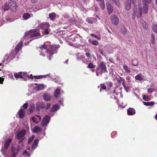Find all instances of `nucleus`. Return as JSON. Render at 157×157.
Masks as SVG:
<instances>
[{
    "mask_svg": "<svg viewBox=\"0 0 157 157\" xmlns=\"http://www.w3.org/2000/svg\"><path fill=\"white\" fill-rule=\"evenodd\" d=\"M144 4L142 6L140 0H133L132 2L134 4L133 14L137 18H139L141 16L142 13H146L148 11V6L146 3L149 4L151 2V0H142Z\"/></svg>",
    "mask_w": 157,
    "mask_h": 157,
    "instance_id": "f257e3e1",
    "label": "nucleus"
},
{
    "mask_svg": "<svg viewBox=\"0 0 157 157\" xmlns=\"http://www.w3.org/2000/svg\"><path fill=\"white\" fill-rule=\"evenodd\" d=\"M40 30L38 29H34L31 30L25 33L24 36L21 39V41L25 40H29L25 43V45H28L32 40L35 39L36 37L40 36Z\"/></svg>",
    "mask_w": 157,
    "mask_h": 157,
    "instance_id": "f03ea898",
    "label": "nucleus"
},
{
    "mask_svg": "<svg viewBox=\"0 0 157 157\" xmlns=\"http://www.w3.org/2000/svg\"><path fill=\"white\" fill-rule=\"evenodd\" d=\"M59 47V45L54 46L51 45L50 47L49 50H48L47 49L48 47V46L44 44L41 46L39 50L40 52L41 55L44 56L47 54V56H48V54H49V59L50 60L51 59L50 56L52 55L54 53V51L56 49L58 48Z\"/></svg>",
    "mask_w": 157,
    "mask_h": 157,
    "instance_id": "7ed1b4c3",
    "label": "nucleus"
},
{
    "mask_svg": "<svg viewBox=\"0 0 157 157\" xmlns=\"http://www.w3.org/2000/svg\"><path fill=\"white\" fill-rule=\"evenodd\" d=\"M23 140V139H22L20 140L18 142V143L20 144V146L19 145L17 147H15L14 146L12 145L11 150L12 155L10 157H16L17 156L20 150L24 146Z\"/></svg>",
    "mask_w": 157,
    "mask_h": 157,
    "instance_id": "20e7f679",
    "label": "nucleus"
},
{
    "mask_svg": "<svg viewBox=\"0 0 157 157\" xmlns=\"http://www.w3.org/2000/svg\"><path fill=\"white\" fill-rule=\"evenodd\" d=\"M17 6L16 2L12 0H10L6 4L2 7L3 10H7L9 9L12 11H15L17 9Z\"/></svg>",
    "mask_w": 157,
    "mask_h": 157,
    "instance_id": "39448f33",
    "label": "nucleus"
},
{
    "mask_svg": "<svg viewBox=\"0 0 157 157\" xmlns=\"http://www.w3.org/2000/svg\"><path fill=\"white\" fill-rule=\"evenodd\" d=\"M106 70V68L105 65L103 63H101L96 68V75L98 76H101L102 73L104 72Z\"/></svg>",
    "mask_w": 157,
    "mask_h": 157,
    "instance_id": "423d86ee",
    "label": "nucleus"
},
{
    "mask_svg": "<svg viewBox=\"0 0 157 157\" xmlns=\"http://www.w3.org/2000/svg\"><path fill=\"white\" fill-rule=\"evenodd\" d=\"M50 26V24L47 22H43L40 24L38 25L39 27L41 29H44V33L46 34H48L50 30L49 28Z\"/></svg>",
    "mask_w": 157,
    "mask_h": 157,
    "instance_id": "0eeeda50",
    "label": "nucleus"
},
{
    "mask_svg": "<svg viewBox=\"0 0 157 157\" xmlns=\"http://www.w3.org/2000/svg\"><path fill=\"white\" fill-rule=\"evenodd\" d=\"M110 19L112 23L114 25H117L119 23V20L118 17L115 15L113 14L110 16Z\"/></svg>",
    "mask_w": 157,
    "mask_h": 157,
    "instance_id": "6e6552de",
    "label": "nucleus"
},
{
    "mask_svg": "<svg viewBox=\"0 0 157 157\" xmlns=\"http://www.w3.org/2000/svg\"><path fill=\"white\" fill-rule=\"evenodd\" d=\"M26 133L25 130H22L21 131L18 132L15 134V137L16 138L19 140L23 137Z\"/></svg>",
    "mask_w": 157,
    "mask_h": 157,
    "instance_id": "1a4fd4ad",
    "label": "nucleus"
},
{
    "mask_svg": "<svg viewBox=\"0 0 157 157\" xmlns=\"http://www.w3.org/2000/svg\"><path fill=\"white\" fill-rule=\"evenodd\" d=\"M14 77L17 79L23 78V77H26L27 76V73L26 72H19L18 73H15L14 74Z\"/></svg>",
    "mask_w": 157,
    "mask_h": 157,
    "instance_id": "9d476101",
    "label": "nucleus"
},
{
    "mask_svg": "<svg viewBox=\"0 0 157 157\" xmlns=\"http://www.w3.org/2000/svg\"><path fill=\"white\" fill-rule=\"evenodd\" d=\"M50 117L48 115L46 116L43 118L41 122V124L42 126H44L47 125L49 122Z\"/></svg>",
    "mask_w": 157,
    "mask_h": 157,
    "instance_id": "9b49d317",
    "label": "nucleus"
},
{
    "mask_svg": "<svg viewBox=\"0 0 157 157\" xmlns=\"http://www.w3.org/2000/svg\"><path fill=\"white\" fill-rule=\"evenodd\" d=\"M133 0H127L125 2V7L126 10H128L131 8L132 3H133Z\"/></svg>",
    "mask_w": 157,
    "mask_h": 157,
    "instance_id": "f8f14e48",
    "label": "nucleus"
},
{
    "mask_svg": "<svg viewBox=\"0 0 157 157\" xmlns=\"http://www.w3.org/2000/svg\"><path fill=\"white\" fill-rule=\"evenodd\" d=\"M41 117L40 116L37 115H36L35 117H33L31 119L33 121L36 123L39 122V121L41 120Z\"/></svg>",
    "mask_w": 157,
    "mask_h": 157,
    "instance_id": "ddd939ff",
    "label": "nucleus"
},
{
    "mask_svg": "<svg viewBox=\"0 0 157 157\" xmlns=\"http://www.w3.org/2000/svg\"><path fill=\"white\" fill-rule=\"evenodd\" d=\"M35 85H36L34 88V89L36 90H43L44 88V85L43 84L38 85L37 83H35Z\"/></svg>",
    "mask_w": 157,
    "mask_h": 157,
    "instance_id": "4468645a",
    "label": "nucleus"
},
{
    "mask_svg": "<svg viewBox=\"0 0 157 157\" xmlns=\"http://www.w3.org/2000/svg\"><path fill=\"white\" fill-rule=\"evenodd\" d=\"M18 115L20 118H23L25 115V110L22 109H20L18 112Z\"/></svg>",
    "mask_w": 157,
    "mask_h": 157,
    "instance_id": "2eb2a0df",
    "label": "nucleus"
},
{
    "mask_svg": "<svg viewBox=\"0 0 157 157\" xmlns=\"http://www.w3.org/2000/svg\"><path fill=\"white\" fill-rule=\"evenodd\" d=\"M12 140V139L11 138H9L5 142L4 146L6 149H7L8 148Z\"/></svg>",
    "mask_w": 157,
    "mask_h": 157,
    "instance_id": "dca6fc26",
    "label": "nucleus"
},
{
    "mask_svg": "<svg viewBox=\"0 0 157 157\" xmlns=\"http://www.w3.org/2000/svg\"><path fill=\"white\" fill-rule=\"evenodd\" d=\"M23 44V42L22 41H21L17 45L15 48V50L16 52H18L20 51V49L21 48Z\"/></svg>",
    "mask_w": 157,
    "mask_h": 157,
    "instance_id": "f3484780",
    "label": "nucleus"
},
{
    "mask_svg": "<svg viewBox=\"0 0 157 157\" xmlns=\"http://www.w3.org/2000/svg\"><path fill=\"white\" fill-rule=\"evenodd\" d=\"M38 142L39 140L38 139H35L34 141L32 146V149L33 151L37 146Z\"/></svg>",
    "mask_w": 157,
    "mask_h": 157,
    "instance_id": "a211bd4d",
    "label": "nucleus"
},
{
    "mask_svg": "<svg viewBox=\"0 0 157 157\" xmlns=\"http://www.w3.org/2000/svg\"><path fill=\"white\" fill-rule=\"evenodd\" d=\"M107 8L109 13L110 14L112 13L113 11L112 5L110 4H108L107 5Z\"/></svg>",
    "mask_w": 157,
    "mask_h": 157,
    "instance_id": "6ab92c4d",
    "label": "nucleus"
},
{
    "mask_svg": "<svg viewBox=\"0 0 157 157\" xmlns=\"http://www.w3.org/2000/svg\"><path fill=\"white\" fill-rule=\"evenodd\" d=\"M127 113L128 115H133L135 113V111L133 108H129L127 110Z\"/></svg>",
    "mask_w": 157,
    "mask_h": 157,
    "instance_id": "aec40b11",
    "label": "nucleus"
},
{
    "mask_svg": "<svg viewBox=\"0 0 157 157\" xmlns=\"http://www.w3.org/2000/svg\"><path fill=\"white\" fill-rule=\"evenodd\" d=\"M34 109V104H31L28 110V113L29 114H30L32 113Z\"/></svg>",
    "mask_w": 157,
    "mask_h": 157,
    "instance_id": "412c9836",
    "label": "nucleus"
},
{
    "mask_svg": "<svg viewBox=\"0 0 157 157\" xmlns=\"http://www.w3.org/2000/svg\"><path fill=\"white\" fill-rule=\"evenodd\" d=\"M86 21L89 23L92 24L96 21V19L94 18H87Z\"/></svg>",
    "mask_w": 157,
    "mask_h": 157,
    "instance_id": "4be33fe9",
    "label": "nucleus"
},
{
    "mask_svg": "<svg viewBox=\"0 0 157 157\" xmlns=\"http://www.w3.org/2000/svg\"><path fill=\"white\" fill-rule=\"evenodd\" d=\"M43 97L44 99L47 101H49L51 99L50 96L47 94H44L43 95Z\"/></svg>",
    "mask_w": 157,
    "mask_h": 157,
    "instance_id": "5701e85b",
    "label": "nucleus"
},
{
    "mask_svg": "<svg viewBox=\"0 0 157 157\" xmlns=\"http://www.w3.org/2000/svg\"><path fill=\"white\" fill-rule=\"evenodd\" d=\"M30 17L31 15L29 13H25L22 16L23 19L24 20H27Z\"/></svg>",
    "mask_w": 157,
    "mask_h": 157,
    "instance_id": "b1692460",
    "label": "nucleus"
},
{
    "mask_svg": "<svg viewBox=\"0 0 157 157\" xmlns=\"http://www.w3.org/2000/svg\"><path fill=\"white\" fill-rule=\"evenodd\" d=\"M41 128L38 126H36L33 128V132L34 133H38L41 130Z\"/></svg>",
    "mask_w": 157,
    "mask_h": 157,
    "instance_id": "393cba45",
    "label": "nucleus"
},
{
    "mask_svg": "<svg viewBox=\"0 0 157 157\" xmlns=\"http://www.w3.org/2000/svg\"><path fill=\"white\" fill-rule=\"evenodd\" d=\"M135 79L136 80L141 81L143 80V78L141 75L138 74L135 77Z\"/></svg>",
    "mask_w": 157,
    "mask_h": 157,
    "instance_id": "a878e982",
    "label": "nucleus"
},
{
    "mask_svg": "<svg viewBox=\"0 0 157 157\" xmlns=\"http://www.w3.org/2000/svg\"><path fill=\"white\" fill-rule=\"evenodd\" d=\"M98 2L101 9L102 10L104 9L105 8V4L104 0H101Z\"/></svg>",
    "mask_w": 157,
    "mask_h": 157,
    "instance_id": "bb28decb",
    "label": "nucleus"
},
{
    "mask_svg": "<svg viewBox=\"0 0 157 157\" xmlns=\"http://www.w3.org/2000/svg\"><path fill=\"white\" fill-rule=\"evenodd\" d=\"M60 90L59 88H57L55 91L54 95L55 97L57 98L58 97L59 95L60 94Z\"/></svg>",
    "mask_w": 157,
    "mask_h": 157,
    "instance_id": "cd10ccee",
    "label": "nucleus"
},
{
    "mask_svg": "<svg viewBox=\"0 0 157 157\" xmlns=\"http://www.w3.org/2000/svg\"><path fill=\"white\" fill-rule=\"evenodd\" d=\"M59 106L57 105H55L52 106V107L51 109V112H54L59 109Z\"/></svg>",
    "mask_w": 157,
    "mask_h": 157,
    "instance_id": "c85d7f7f",
    "label": "nucleus"
},
{
    "mask_svg": "<svg viewBox=\"0 0 157 157\" xmlns=\"http://www.w3.org/2000/svg\"><path fill=\"white\" fill-rule=\"evenodd\" d=\"M48 75H41L39 76H34V77L35 79H39L40 78H45L47 76H48Z\"/></svg>",
    "mask_w": 157,
    "mask_h": 157,
    "instance_id": "c756f323",
    "label": "nucleus"
},
{
    "mask_svg": "<svg viewBox=\"0 0 157 157\" xmlns=\"http://www.w3.org/2000/svg\"><path fill=\"white\" fill-rule=\"evenodd\" d=\"M14 56L15 54L14 53V52L13 51L11 52L9 56L8 57V59H9L10 60H11L14 58Z\"/></svg>",
    "mask_w": 157,
    "mask_h": 157,
    "instance_id": "7c9ffc66",
    "label": "nucleus"
},
{
    "mask_svg": "<svg viewBox=\"0 0 157 157\" xmlns=\"http://www.w3.org/2000/svg\"><path fill=\"white\" fill-rule=\"evenodd\" d=\"M84 56L81 54H78L77 56V59L78 60H81L84 58Z\"/></svg>",
    "mask_w": 157,
    "mask_h": 157,
    "instance_id": "2f4dec72",
    "label": "nucleus"
},
{
    "mask_svg": "<svg viewBox=\"0 0 157 157\" xmlns=\"http://www.w3.org/2000/svg\"><path fill=\"white\" fill-rule=\"evenodd\" d=\"M155 36L154 34H151L150 42L152 44H154L155 43Z\"/></svg>",
    "mask_w": 157,
    "mask_h": 157,
    "instance_id": "473e14b6",
    "label": "nucleus"
},
{
    "mask_svg": "<svg viewBox=\"0 0 157 157\" xmlns=\"http://www.w3.org/2000/svg\"><path fill=\"white\" fill-rule=\"evenodd\" d=\"M143 103L144 105H145L146 106L152 105H153L154 104V102H152V101L149 102H143Z\"/></svg>",
    "mask_w": 157,
    "mask_h": 157,
    "instance_id": "72a5a7b5",
    "label": "nucleus"
},
{
    "mask_svg": "<svg viewBox=\"0 0 157 157\" xmlns=\"http://www.w3.org/2000/svg\"><path fill=\"white\" fill-rule=\"evenodd\" d=\"M123 68L125 71L127 73H130L131 72L130 68L125 65L123 66Z\"/></svg>",
    "mask_w": 157,
    "mask_h": 157,
    "instance_id": "f704fd0d",
    "label": "nucleus"
},
{
    "mask_svg": "<svg viewBox=\"0 0 157 157\" xmlns=\"http://www.w3.org/2000/svg\"><path fill=\"white\" fill-rule=\"evenodd\" d=\"M87 67L89 69L94 68L95 67V66L94 65L93 63H90L88 64Z\"/></svg>",
    "mask_w": 157,
    "mask_h": 157,
    "instance_id": "c9c22d12",
    "label": "nucleus"
},
{
    "mask_svg": "<svg viewBox=\"0 0 157 157\" xmlns=\"http://www.w3.org/2000/svg\"><path fill=\"white\" fill-rule=\"evenodd\" d=\"M49 16L50 18L51 19H53L56 16L55 13H52L49 14Z\"/></svg>",
    "mask_w": 157,
    "mask_h": 157,
    "instance_id": "e433bc0d",
    "label": "nucleus"
},
{
    "mask_svg": "<svg viewBox=\"0 0 157 157\" xmlns=\"http://www.w3.org/2000/svg\"><path fill=\"white\" fill-rule=\"evenodd\" d=\"M89 41L90 43H91L94 45H97L98 44V42L97 41L94 40L91 41L89 40Z\"/></svg>",
    "mask_w": 157,
    "mask_h": 157,
    "instance_id": "4c0bfd02",
    "label": "nucleus"
},
{
    "mask_svg": "<svg viewBox=\"0 0 157 157\" xmlns=\"http://www.w3.org/2000/svg\"><path fill=\"white\" fill-rule=\"evenodd\" d=\"M118 7H120L121 6V3L120 2L119 0H115L114 2H113Z\"/></svg>",
    "mask_w": 157,
    "mask_h": 157,
    "instance_id": "58836bf2",
    "label": "nucleus"
},
{
    "mask_svg": "<svg viewBox=\"0 0 157 157\" xmlns=\"http://www.w3.org/2000/svg\"><path fill=\"white\" fill-rule=\"evenodd\" d=\"M35 137V136L34 135H33L31 137H30V138L29 139L28 143L29 144L31 142L33 141V139H34Z\"/></svg>",
    "mask_w": 157,
    "mask_h": 157,
    "instance_id": "ea45409f",
    "label": "nucleus"
},
{
    "mask_svg": "<svg viewBox=\"0 0 157 157\" xmlns=\"http://www.w3.org/2000/svg\"><path fill=\"white\" fill-rule=\"evenodd\" d=\"M143 27L145 29H147L148 28V24L145 22H144L143 23Z\"/></svg>",
    "mask_w": 157,
    "mask_h": 157,
    "instance_id": "a19ab883",
    "label": "nucleus"
},
{
    "mask_svg": "<svg viewBox=\"0 0 157 157\" xmlns=\"http://www.w3.org/2000/svg\"><path fill=\"white\" fill-rule=\"evenodd\" d=\"M153 30L155 32H157V25H153Z\"/></svg>",
    "mask_w": 157,
    "mask_h": 157,
    "instance_id": "79ce46f5",
    "label": "nucleus"
},
{
    "mask_svg": "<svg viewBox=\"0 0 157 157\" xmlns=\"http://www.w3.org/2000/svg\"><path fill=\"white\" fill-rule=\"evenodd\" d=\"M155 91V89L153 88H149L147 89V91L148 93H151Z\"/></svg>",
    "mask_w": 157,
    "mask_h": 157,
    "instance_id": "37998d69",
    "label": "nucleus"
},
{
    "mask_svg": "<svg viewBox=\"0 0 157 157\" xmlns=\"http://www.w3.org/2000/svg\"><path fill=\"white\" fill-rule=\"evenodd\" d=\"M23 155L25 156H29L30 154L26 150H25L23 152Z\"/></svg>",
    "mask_w": 157,
    "mask_h": 157,
    "instance_id": "c03bdc74",
    "label": "nucleus"
},
{
    "mask_svg": "<svg viewBox=\"0 0 157 157\" xmlns=\"http://www.w3.org/2000/svg\"><path fill=\"white\" fill-rule=\"evenodd\" d=\"M91 36H92L94 37H95L98 40H100L101 39V37H100L98 36H97L93 34H92V33L91 34Z\"/></svg>",
    "mask_w": 157,
    "mask_h": 157,
    "instance_id": "a18cd8bd",
    "label": "nucleus"
},
{
    "mask_svg": "<svg viewBox=\"0 0 157 157\" xmlns=\"http://www.w3.org/2000/svg\"><path fill=\"white\" fill-rule=\"evenodd\" d=\"M28 105V104L27 103H25L24 104V105L22 106V107L25 109H27V106Z\"/></svg>",
    "mask_w": 157,
    "mask_h": 157,
    "instance_id": "49530a36",
    "label": "nucleus"
},
{
    "mask_svg": "<svg viewBox=\"0 0 157 157\" xmlns=\"http://www.w3.org/2000/svg\"><path fill=\"white\" fill-rule=\"evenodd\" d=\"M26 77H28L29 78L31 79H33V77L32 76V75H28L27 74V76Z\"/></svg>",
    "mask_w": 157,
    "mask_h": 157,
    "instance_id": "de8ad7c7",
    "label": "nucleus"
},
{
    "mask_svg": "<svg viewBox=\"0 0 157 157\" xmlns=\"http://www.w3.org/2000/svg\"><path fill=\"white\" fill-rule=\"evenodd\" d=\"M126 79L128 81V82H131V77L130 76H127L126 77Z\"/></svg>",
    "mask_w": 157,
    "mask_h": 157,
    "instance_id": "09e8293b",
    "label": "nucleus"
},
{
    "mask_svg": "<svg viewBox=\"0 0 157 157\" xmlns=\"http://www.w3.org/2000/svg\"><path fill=\"white\" fill-rule=\"evenodd\" d=\"M143 99L145 101H147L148 99V97H147L146 95H144L143 96Z\"/></svg>",
    "mask_w": 157,
    "mask_h": 157,
    "instance_id": "8fccbe9b",
    "label": "nucleus"
},
{
    "mask_svg": "<svg viewBox=\"0 0 157 157\" xmlns=\"http://www.w3.org/2000/svg\"><path fill=\"white\" fill-rule=\"evenodd\" d=\"M101 88L103 90H105L106 89V87L104 84H101Z\"/></svg>",
    "mask_w": 157,
    "mask_h": 157,
    "instance_id": "3c124183",
    "label": "nucleus"
},
{
    "mask_svg": "<svg viewBox=\"0 0 157 157\" xmlns=\"http://www.w3.org/2000/svg\"><path fill=\"white\" fill-rule=\"evenodd\" d=\"M4 80V78L0 77V83L2 84L3 83V81Z\"/></svg>",
    "mask_w": 157,
    "mask_h": 157,
    "instance_id": "603ef678",
    "label": "nucleus"
},
{
    "mask_svg": "<svg viewBox=\"0 0 157 157\" xmlns=\"http://www.w3.org/2000/svg\"><path fill=\"white\" fill-rule=\"evenodd\" d=\"M51 104L49 103H48L46 106V109H48L51 106Z\"/></svg>",
    "mask_w": 157,
    "mask_h": 157,
    "instance_id": "864d4df0",
    "label": "nucleus"
},
{
    "mask_svg": "<svg viewBox=\"0 0 157 157\" xmlns=\"http://www.w3.org/2000/svg\"><path fill=\"white\" fill-rule=\"evenodd\" d=\"M124 82H125V80L124 79H123V82H122V85L124 86V89H126V86H125Z\"/></svg>",
    "mask_w": 157,
    "mask_h": 157,
    "instance_id": "5fc2aeb1",
    "label": "nucleus"
},
{
    "mask_svg": "<svg viewBox=\"0 0 157 157\" xmlns=\"http://www.w3.org/2000/svg\"><path fill=\"white\" fill-rule=\"evenodd\" d=\"M86 57H87L88 58H90V54L89 53H88V52L86 53Z\"/></svg>",
    "mask_w": 157,
    "mask_h": 157,
    "instance_id": "6e6d98bb",
    "label": "nucleus"
},
{
    "mask_svg": "<svg viewBox=\"0 0 157 157\" xmlns=\"http://www.w3.org/2000/svg\"><path fill=\"white\" fill-rule=\"evenodd\" d=\"M41 105L40 106V107L42 109L44 108L45 106L44 104H43V103H41Z\"/></svg>",
    "mask_w": 157,
    "mask_h": 157,
    "instance_id": "4d7b16f0",
    "label": "nucleus"
},
{
    "mask_svg": "<svg viewBox=\"0 0 157 157\" xmlns=\"http://www.w3.org/2000/svg\"><path fill=\"white\" fill-rule=\"evenodd\" d=\"M31 1L33 3H36L37 2L38 0H31Z\"/></svg>",
    "mask_w": 157,
    "mask_h": 157,
    "instance_id": "13d9d810",
    "label": "nucleus"
},
{
    "mask_svg": "<svg viewBox=\"0 0 157 157\" xmlns=\"http://www.w3.org/2000/svg\"><path fill=\"white\" fill-rule=\"evenodd\" d=\"M9 75L10 76V78L12 79H14V78L13 77V75H12L11 74V75Z\"/></svg>",
    "mask_w": 157,
    "mask_h": 157,
    "instance_id": "bf43d9fd",
    "label": "nucleus"
},
{
    "mask_svg": "<svg viewBox=\"0 0 157 157\" xmlns=\"http://www.w3.org/2000/svg\"><path fill=\"white\" fill-rule=\"evenodd\" d=\"M109 85L110 87H111L113 85V83L111 82H109Z\"/></svg>",
    "mask_w": 157,
    "mask_h": 157,
    "instance_id": "052dcab7",
    "label": "nucleus"
},
{
    "mask_svg": "<svg viewBox=\"0 0 157 157\" xmlns=\"http://www.w3.org/2000/svg\"><path fill=\"white\" fill-rule=\"evenodd\" d=\"M93 69H92V70H91L92 72H94L95 71V70H94V68H93Z\"/></svg>",
    "mask_w": 157,
    "mask_h": 157,
    "instance_id": "680f3d73",
    "label": "nucleus"
},
{
    "mask_svg": "<svg viewBox=\"0 0 157 157\" xmlns=\"http://www.w3.org/2000/svg\"><path fill=\"white\" fill-rule=\"evenodd\" d=\"M125 89V90H126V91L127 92H128V87H127V86H126V89Z\"/></svg>",
    "mask_w": 157,
    "mask_h": 157,
    "instance_id": "e2e57ef3",
    "label": "nucleus"
},
{
    "mask_svg": "<svg viewBox=\"0 0 157 157\" xmlns=\"http://www.w3.org/2000/svg\"><path fill=\"white\" fill-rule=\"evenodd\" d=\"M155 118L156 120H157V114L155 116Z\"/></svg>",
    "mask_w": 157,
    "mask_h": 157,
    "instance_id": "0e129e2a",
    "label": "nucleus"
},
{
    "mask_svg": "<svg viewBox=\"0 0 157 157\" xmlns=\"http://www.w3.org/2000/svg\"><path fill=\"white\" fill-rule=\"evenodd\" d=\"M26 129H27V130H29V127L28 126H26Z\"/></svg>",
    "mask_w": 157,
    "mask_h": 157,
    "instance_id": "69168bd1",
    "label": "nucleus"
},
{
    "mask_svg": "<svg viewBox=\"0 0 157 157\" xmlns=\"http://www.w3.org/2000/svg\"><path fill=\"white\" fill-rule=\"evenodd\" d=\"M27 149L28 150H29L30 149V147H27Z\"/></svg>",
    "mask_w": 157,
    "mask_h": 157,
    "instance_id": "338daca9",
    "label": "nucleus"
},
{
    "mask_svg": "<svg viewBox=\"0 0 157 157\" xmlns=\"http://www.w3.org/2000/svg\"><path fill=\"white\" fill-rule=\"evenodd\" d=\"M155 3L156 5L157 6V0H155Z\"/></svg>",
    "mask_w": 157,
    "mask_h": 157,
    "instance_id": "774afa93",
    "label": "nucleus"
}]
</instances>
